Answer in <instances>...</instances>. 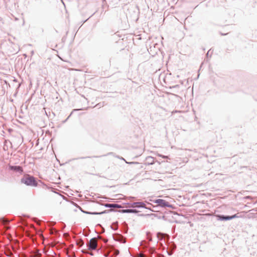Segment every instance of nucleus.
I'll return each instance as SVG.
<instances>
[{"label": "nucleus", "mask_w": 257, "mask_h": 257, "mask_svg": "<svg viewBox=\"0 0 257 257\" xmlns=\"http://www.w3.org/2000/svg\"><path fill=\"white\" fill-rule=\"evenodd\" d=\"M21 182L28 186L37 187L38 185L37 179L29 174H25L21 179Z\"/></svg>", "instance_id": "obj_1"}, {"label": "nucleus", "mask_w": 257, "mask_h": 257, "mask_svg": "<svg viewBox=\"0 0 257 257\" xmlns=\"http://www.w3.org/2000/svg\"><path fill=\"white\" fill-rule=\"evenodd\" d=\"M150 200L153 203L157 204L156 205H152L153 208H174L173 205L171 204L169 202L163 199H156L154 200Z\"/></svg>", "instance_id": "obj_2"}, {"label": "nucleus", "mask_w": 257, "mask_h": 257, "mask_svg": "<svg viewBox=\"0 0 257 257\" xmlns=\"http://www.w3.org/2000/svg\"><path fill=\"white\" fill-rule=\"evenodd\" d=\"M127 204L130 205V207L137 208H147V205H152L148 201L133 202L132 203H127Z\"/></svg>", "instance_id": "obj_3"}, {"label": "nucleus", "mask_w": 257, "mask_h": 257, "mask_svg": "<svg viewBox=\"0 0 257 257\" xmlns=\"http://www.w3.org/2000/svg\"><path fill=\"white\" fill-rule=\"evenodd\" d=\"M88 246V248L89 250H95L97 246V242L96 240L95 237L92 238L89 241L88 244H86Z\"/></svg>", "instance_id": "obj_4"}, {"label": "nucleus", "mask_w": 257, "mask_h": 257, "mask_svg": "<svg viewBox=\"0 0 257 257\" xmlns=\"http://www.w3.org/2000/svg\"><path fill=\"white\" fill-rule=\"evenodd\" d=\"M9 168L10 170L15 172H18L20 174H22L23 172V168L20 166L10 165L9 166Z\"/></svg>", "instance_id": "obj_5"}, {"label": "nucleus", "mask_w": 257, "mask_h": 257, "mask_svg": "<svg viewBox=\"0 0 257 257\" xmlns=\"http://www.w3.org/2000/svg\"><path fill=\"white\" fill-rule=\"evenodd\" d=\"M119 213H134L137 214L140 211L136 209H121L120 210H119L118 211Z\"/></svg>", "instance_id": "obj_6"}, {"label": "nucleus", "mask_w": 257, "mask_h": 257, "mask_svg": "<svg viewBox=\"0 0 257 257\" xmlns=\"http://www.w3.org/2000/svg\"><path fill=\"white\" fill-rule=\"evenodd\" d=\"M217 220L220 221H228L230 220V215H226L224 214H216L215 215Z\"/></svg>", "instance_id": "obj_7"}, {"label": "nucleus", "mask_w": 257, "mask_h": 257, "mask_svg": "<svg viewBox=\"0 0 257 257\" xmlns=\"http://www.w3.org/2000/svg\"><path fill=\"white\" fill-rule=\"evenodd\" d=\"M106 208H121V205L117 203H104L102 204Z\"/></svg>", "instance_id": "obj_8"}, {"label": "nucleus", "mask_w": 257, "mask_h": 257, "mask_svg": "<svg viewBox=\"0 0 257 257\" xmlns=\"http://www.w3.org/2000/svg\"><path fill=\"white\" fill-rule=\"evenodd\" d=\"M139 216H154L155 217H157L158 219H165V216L164 215H159L158 214H155V213H151V214H138Z\"/></svg>", "instance_id": "obj_9"}, {"label": "nucleus", "mask_w": 257, "mask_h": 257, "mask_svg": "<svg viewBox=\"0 0 257 257\" xmlns=\"http://www.w3.org/2000/svg\"><path fill=\"white\" fill-rule=\"evenodd\" d=\"M146 160V162L145 163L146 165H152L154 164V159L152 157L148 156Z\"/></svg>", "instance_id": "obj_10"}, {"label": "nucleus", "mask_w": 257, "mask_h": 257, "mask_svg": "<svg viewBox=\"0 0 257 257\" xmlns=\"http://www.w3.org/2000/svg\"><path fill=\"white\" fill-rule=\"evenodd\" d=\"M126 163L130 164V165H132V164L140 165V166L139 167V168H143V166L141 165V164H140V163L137 162H126Z\"/></svg>", "instance_id": "obj_11"}, {"label": "nucleus", "mask_w": 257, "mask_h": 257, "mask_svg": "<svg viewBox=\"0 0 257 257\" xmlns=\"http://www.w3.org/2000/svg\"><path fill=\"white\" fill-rule=\"evenodd\" d=\"M82 212L83 213L86 214H90V215H96L97 212H90L85 210H82Z\"/></svg>", "instance_id": "obj_12"}, {"label": "nucleus", "mask_w": 257, "mask_h": 257, "mask_svg": "<svg viewBox=\"0 0 257 257\" xmlns=\"http://www.w3.org/2000/svg\"><path fill=\"white\" fill-rule=\"evenodd\" d=\"M111 211V210H105L103 211H101V212H97V214L96 215H101V214H105V213H107Z\"/></svg>", "instance_id": "obj_13"}, {"label": "nucleus", "mask_w": 257, "mask_h": 257, "mask_svg": "<svg viewBox=\"0 0 257 257\" xmlns=\"http://www.w3.org/2000/svg\"><path fill=\"white\" fill-rule=\"evenodd\" d=\"M91 157H90V156L81 157H79V158H76V159H74V160L85 159H87V158H90ZM93 157L97 158L98 157V156H93Z\"/></svg>", "instance_id": "obj_14"}, {"label": "nucleus", "mask_w": 257, "mask_h": 257, "mask_svg": "<svg viewBox=\"0 0 257 257\" xmlns=\"http://www.w3.org/2000/svg\"><path fill=\"white\" fill-rule=\"evenodd\" d=\"M238 216H237V214H233L232 215H230V220H232L233 219L238 218Z\"/></svg>", "instance_id": "obj_15"}, {"label": "nucleus", "mask_w": 257, "mask_h": 257, "mask_svg": "<svg viewBox=\"0 0 257 257\" xmlns=\"http://www.w3.org/2000/svg\"><path fill=\"white\" fill-rule=\"evenodd\" d=\"M146 209H148V210H150V211H152V212H157V210H156L153 209H152V208H151V207H147V208H146Z\"/></svg>", "instance_id": "obj_16"}, {"label": "nucleus", "mask_w": 257, "mask_h": 257, "mask_svg": "<svg viewBox=\"0 0 257 257\" xmlns=\"http://www.w3.org/2000/svg\"><path fill=\"white\" fill-rule=\"evenodd\" d=\"M160 157L164 158V159H166V158H168V156H163V155H160Z\"/></svg>", "instance_id": "obj_17"}, {"label": "nucleus", "mask_w": 257, "mask_h": 257, "mask_svg": "<svg viewBox=\"0 0 257 257\" xmlns=\"http://www.w3.org/2000/svg\"><path fill=\"white\" fill-rule=\"evenodd\" d=\"M167 254L169 255H171L172 254V253L171 252H169L167 250Z\"/></svg>", "instance_id": "obj_18"}, {"label": "nucleus", "mask_w": 257, "mask_h": 257, "mask_svg": "<svg viewBox=\"0 0 257 257\" xmlns=\"http://www.w3.org/2000/svg\"><path fill=\"white\" fill-rule=\"evenodd\" d=\"M72 113L69 115V116L66 118V119H65V120L64 121V122H66L67 121V120L69 118V117H70V116L71 115Z\"/></svg>", "instance_id": "obj_19"}, {"label": "nucleus", "mask_w": 257, "mask_h": 257, "mask_svg": "<svg viewBox=\"0 0 257 257\" xmlns=\"http://www.w3.org/2000/svg\"><path fill=\"white\" fill-rule=\"evenodd\" d=\"M79 209L82 212V210H84L81 207H78Z\"/></svg>", "instance_id": "obj_20"}, {"label": "nucleus", "mask_w": 257, "mask_h": 257, "mask_svg": "<svg viewBox=\"0 0 257 257\" xmlns=\"http://www.w3.org/2000/svg\"><path fill=\"white\" fill-rule=\"evenodd\" d=\"M220 34H221L222 36H224V35H227V34H224V33H220Z\"/></svg>", "instance_id": "obj_21"}, {"label": "nucleus", "mask_w": 257, "mask_h": 257, "mask_svg": "<svg viewBox=\"0 0 257 257\" xmlns=\"http://www.w3.org/2000/svg\"><path fill=\"white\" fill-rule=\"evenodd\" d=\"M82 109H80L79 110H82ZM79 110V109H74L73 110V111H77V110Z\"/></svg>", "instance_id": "obj_22"}, {"label": "nucleus", "mask_w": 257, "mask_h": 257, "mask_svg": "<svg viewBox=\"0 0 257 257\" xmlns=\"http://www.w3.org/2000/svg\"><path fill=\"white\" fill-rule=\"evenodd\" d=\"M209 51H208V52L206 54V56L207 57H208V56H209Z\"/></svg>", "instance_id": "obj_23"}, {"label": "nucleus", "mask_w": 257, "mask_h": 257, "mask_svg": "<svg viewBox=\"0 0 257 257\" xmlns=\"http://www.w3.org/2000/svg\"><path fill=\"white\" fill-rule=\"evenodd\" d=\"M121 159L124 160L125 162H126L123 158H121Z\"/></svg>", "instance_id": "obj_24"}, {"label": "nucleus", "mask_w": 257, "mask_h": 257, "mask_svg": "<svg viewBox=\"0 0 257 257\" xmlns=\"http://www.w3.org/2000/svg\"><path fill=\"white\" fill-rule=\"evenodd\" d=\"M149 241H152V238H149Z\"/></svg>", "instance_id": "obj_25"}, {"label": "nucleus", "mask_w": 257, "mask_h": 257, "mask_svg": "<svg viewBox=\"0 0 257 257\" xmlns=\"http://www.w3.org/2000/svg\"><path fill=\"white\" fill-rule=\"evenodd\" d=\"M157 208H153V209H154V210H157Z\"/></svg>", "instance_id": "obj_26"}, {"label": "nucleus", "mask_w": 257, "mask_h": 257, "mask_svg": "<svg viewBox=\"0 0 257 257\" xmlns=\"http://www.w3.org/2000/svg\"><path fill=\"white\" fill-rule=\"evenodd\" d=\"M131 198H133V199H135V197H131Z\"/></svg>", "instance_id": "obj_27"}]
</instances>
